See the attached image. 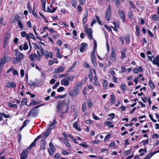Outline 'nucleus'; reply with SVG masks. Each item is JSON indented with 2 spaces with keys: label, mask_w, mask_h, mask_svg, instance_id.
I'll return each mask as SVG.
<instances>
[{
  "label": "nucleus",
  "mask_w": 159,
  "mask_h": 159,
  "mask_svg": "<svg viewBox=\"0 0 159 159\" xmlns=\"http://www.w3.org/2000/svg\"><path fill=\"white\" fill-rule=\"evenodd\" d=\"M59 84L60 83L59 82H57L53 86L52 88L53 89H55L58 87L59 85Z\"/></svg>",
  "instance_id": "nucleus-54"
},
{
  "label": "nucleus",
  "mask_w": 159,
  "mask_h": 159,
  "mask_svg": "<svg viewBox=\"0 0 159 159\" xmlns=\"http://www.w3.org/2000/svg\"><path fill=\"white\" fill-rule=\"evenodd\" d=\"M65 68L64 67L61 66L55 69L54 73H58L60 72H63Z\"/></svg>",
  "instance_id": "nucleus-10"
},
{
  "label": "nucleus",
  "mask_w": 159,
  "mask_h": 159,
  "mask_svg": "<svg viewBox=\"0 0 159 159\" xmlns=\"http://www.w3.org/2000/svg\"><path fill=\"white\" fill-rule=\"evenodd\" d=\"M126 51V49H124L121 52V56L120 57V58L121 59H123L125 57V52Z\"/></svg>",
  "instance_id": "nucleus-22"
},
{
  "label": "nucleus",
  "mask_w": 159,
  "mask_h": 159,
  "mask_svg": "<svg viewBox=\"0 0 159 159\" xmlns=\"http://www.w3.org/2000/svg\"><path fill=\"white\" fill-rule=\"evenodd\" d=\"M30 121L29 120H25L24 123H23V126H24V127H25V126H26V125H27V124L29 123V122Z\"/></svg>",
  "instance_id": "nucleus-56"
},
{
  "label": "nucleus",
  "mask_w": 159,
  "mask_h": 159,
  "mask_svg": "<svg viewBox=\"0 0 159 159\" xmlns=\"http://www.w3.org/2000/svg\"><path fill=\"white\" fill-rule=\"evenodd\" d=\"M15 20L16 21H18V22H19V21H21L20 17L18 15H17L16 16L15 18Z\"/></svg>",
  "instance_id": "nucleus-41"
},
{
  "label": "nucleus",
  "mask_w": 159,
  "mask_h": 159,
  "mask_svg": "<svg viewBox=\"0 0 159 159\" xmlns=\"http://www.w3.org/2000/svg\"><path fill=\"white\" fill-rule=\"evenodd\" d=\"M37 52L38 54V56H37V57H36V60L38 61L41 58V57L42 56H43V55H40V53L38 51H37Z\"/></svg>",
  "instance_id": "nucleus-39"
},
{
  "label": "nucleus",
  "mask_w": 159,
  "mask_h": 159,
  "mask_svg": "<svg viewBox=\"0 0 159 159\" xmlns=\"http://www.w3.org/2000/svg\"><path fill=\"white\" fill-rule=\"evenodd\" d=\"M28 151L27 150H23L20 154V159H26L28 157Z\"/></svg>",
  "instance_id": "nucleus-5"
},
{
  "label": "nucleus",
  "mask_w": 159,
  "mask_h": 159,
  "mask_svg": "<svg viewBox=\"0 0 159 159\" xmlns=\"http://www.w3.org/2000/svg\"><path fill=\"white\" fill-rule=\"evenodd\" d=\"M36 141H35V140H34V141L30 144L31 146L32 147L35 146H36Z\"/></svg>",
  "instance_id": "nucleus-62"
},
{
  "label": "nucleus",
  "mask_w": 159,
  "mask_h": 159,
  "mask_svg": "<svg viewBox=\"0 0 159 159\" xmlns=\"http://www.w3.org/2000/svg\"><path fill=\"white\" fill-rule=\"evenodd\" d=\"M57 123V122L56 120H54L52 123H51L49 126L48 128H50L51 129H52L53 128V126Z\"/></svg>",
  "instance_id": "nucleus-35"
},
{
  "label": "nucleus",
  "mask_w": 159,
  "mask_h": 159,
  "mask_svg": "<svg viewBox=\"0 0 159 159\" xmlns=\"http://www.w3.org/2000/svg\"><path fill=\"white\" fill-rule=\"evenodd\" d=\"M86 105L87 104L86 102H84L83 104L82 110L83 112H84L87 109Z\"/></svg>",
  "instance_id": "nucleus-31"
},
{
  "label": "nucleus",
  "mask_w": 159,
  "mask_h": 159,
  "mask_svg": "<svg viewBox=\"0 0 159 159\" xmlns=\"http://www.w3.org/2000/svg\"><path fill=\"white\" fill-rule=\"evenodd\" d=\"M43 105V104H42L33 107L31 110L29 112L28 116H30L32 115L33 117H35L37 116L39 112V110H36V109Z\"/></svg>",
  "instance_id": "nucleus-1"
},
{
  "label": "nucleus",
  "mask_w": 159,
  "mask_h": 159,
  "mask_svg": "<svg viewBox=\"0 0 159 159\" xmlns=\"http://www.w3.org/2000/svg\"><path fill=\"white\" fill-rule=\"evenodd\" d=\"M16 86V84L14 82H8L6 85V87L7 88H14Z\"/></svg>",
  "instance_id": "nucleus-14"
},
{
  "label": "nucleus",
  "mask_w": 159,
  "mask_h": 159,
  "mask_svg": "<svg viewBox=\"0 0 159 159\" xmlns=\"http://www.w3.org/2000/svg\"><path fill=\"white\" fill-rule=\"evenodd\" d=\"M54 148H51L48 149V152L50 155H52L53 154L54 152Z\"/></svg>",
  "instance_id": "nucleus-29"
},
{
  "label": "nucleus",
  "mask_w": 159,
  "mask_h": 159,
  "mask_svg": "<svg viewBox=\"0 0 159 159\" xmlns=\"http://www.w3.org/2000/svg\"><path fill=\"white\" fill-rule=\"evenodd\" d=\"M111 14V9L110 7L109 6L106 11L105 16V18L108 21L110 19Z\"/></svg>",
  "instance_id": "nucleus-8"
},
{
  "label": "nucleus",
  "mask_w": 159,
  "mask_h": 159,
  "mask_svg": "<svg viewBox=\"0 0 159 159\" xmlns=\"http://www.w3.org/2000/svg\"><path fill=\"white\" fill-rule=\"evenodd\" d=\"M112 146H113L114 148H116V145H115V143L114 142L111 143L109 145V147Z\"/></svg>",
  "instance_id": "nucleus-50"
},
{
  "label": "nucleus",
  "mask_w": 159,
  "mask_h": 159,
  "mask_svg": "<svg viewBox=\"0 0 159 159\" xmlns=\"http://www.w3.org/2000/svg\"><path fill=\"white\" fill-rule=\"evenodd\" d=\"M64 88L63 87H60L57 90L58 92H61L63 91Z\"/></svg>",
  "instance_id": "nucleus-48"
},
{
  "label": "nucleus",
  "mask_w": 159,
  "mask_h": 159,
  "mask_svg": "<svg viewBox=\"0 0 159 159\" xmlns=\"http://www.w3.org/2000/svg\"><path fill=\"white\" fill-rule=\"evenodd\" d=\"M65 95H58L57 96H56L55 97V98H56L57 99V98H63L65 97Z\"/></svg>",
  "instance_id": "nucleus-53"
},
{
  "label": "nucleus",
  "mask_w": 159,
  "mask_h": 159,
  "mask_svg": "<svg viewBox=\"0 0 159 159\" xmlns=\"http://www.w3.org/2000/svg\"><path fill=\"white\" fill-rule=\"evenodd\" d=\"M18 25L19 26L20 28H23V25L22 23H21V21H19V22H18Z\"/></svg>",
  "instance_id": "nucleus-57"
},
{
  "label": "nucleus",
  "mask_w": 159,
  "mask_h": 159,
  "mask_svg": "<svg viewBox=\"0 0 159 159\" xmlns=\"http://www.w3.org/2000/svg\"><path fill=\"white\" fill-rule=\"evenodd\" d=\"M113 1L115 2L116 7H118L119 6L120 2L119 0H113Z\"/></svg>",
  "instance_id": "nucleus-37"
},
{
  "label": "nucleus",
  "mask_w": 159,
  "mask_h": 159,
  "mask_svg": "<svg viewBox=\"0 0 159 159\" xmlns=\"http://www.w3.org/2000/svg\"><path fill=\"white\" fill-rule=\"evenodd\" d=\"M152 19L154 20H158L159 18V17L158 16L156 15H154L152 16Z\"/></svg>",
  "instance_id": "nucleus-30"
},
{
  "label": "nucleus",
  "mask_w": 159,
  "mask_h": 159,
  "mask_svg": "<svg viewBox=\"0 0 159 159\" xmlns=\"http://www.w3.org/2000/svg\"><path fill=\"white\" fill-rule=\"evenodd\" d=\"M62 141L67 146V147L70 148L71 147V145L70 143L67 141L66 139H62Z\"/></svg>",
  "instance_id": "nucleus-19"
},
{
  "label": "nucleus",
  "mask_w": 159,
  "mask_h": 159,
  "mask_svg": "<svg viewBox=\"0 0 159 159\" xmlns=\"http://www.w3.org/2000/svg\"><path fill=\"white\" fill-rule=\"evenodd\" d=\"M42 8L43 10L45 11H46L45 9V6L46 2H45L44 1H43V2H42Z\"/></svg>",
  "instance_id": "nucleus-40"
},
{
  "label": "nucleus",
  "mask_w": 159,
  "mask_h": 159,
  "mask_svg": "<svg viewBox=\"0 0 159 159\" xmlns=\"http://www.w3.org/2000/svg\"><path fill=\"white\" fill-rule=\"evenodd\" d=\"M107 81L106 80H103V82L102 84L103 87V88L106 89H107Z\"/></svg>",
  "instance_id": "nucleus-23"
},
{
  "label": "nucleus",
  "mask_w": 159,
  "mask_h": 159,
  "mask_svg": "<svg viewBox=\"0 0 159 159\" xmlns=\"http://www.w3.org/2000/svg\"><path fill=\"white\" fill-rule=\"evenodd\" d=\"M111 135L110 134H107L105 137L104 141L108 140L111 137Z\"/></svg>",
  "instance_id": "nucleus-45"
},
{
  "label": "nucleus",
  "mask_w": 159,
  "mask_h": 159,
  "mask_svg": "<svg viewBox=\"0 0 159 159\" xmlns=\"http://www.w3.org/2000/svg\"><path fill=\"white\" fill-rule=\"evenodd\" d=\"M88 12L87 10L86 11L85 14H84V17L83 18V25H84L85 24L87 21V17L88 15Z\"/></svg>",
  "instance_id": "nucleus-13"
},
{
  "label": "nucleus",
  "mask_w": 159,
  "mask_h": 159,
  "mask_svg": "<svg viewBox=\"0 0 159 159\" xmlns=\"http://www.w3.org/2000/svg\"><path fill=\"white\" fill-rule=\"evenodd\" d=\"M51 129L50 128H48L46 131L43 134V138L44 139H46L49 135L50 133L51 132Z\"/></svg>",
  "instance_id": "nucleus-17"
},
{
  "label": "nucleus",
  "mask_w": 159,
  "mask_h": 159,
  "mask_svg": "<svg viewBox=\"0 0 159 159\" xmlns=\"http://www.w3.org/2000/svg\"><path fill=\"white\" fill-rule=\"evenodd\" d=\"M8 105L9 107L15 108L16 109L17 108V105L16 104H12L10 102H8Z\"/></svg>",
  "instance_id": "nucleus-26"
},
{
  "label": "nucleus",
  "mask_w": 159,
  "mask_h": 159,
  "mask_svg": "<svg viewBox=\"0 0 159 159\" xmlns=\"http://www.w3.org/2000/svg\"><path fill=\"white\" fill-rule=\"evenodd\" d=\"M16 57L14 58L13 61L14 63H17L21 61L24 57L23 54L20 53L19 52H16L15 54Z\"/></svg>",
  "instance_id": "nucleus-2"
},
{
  "label": "nucleus",
  "mask_w": 159,
  "mask_h": 159,
  "mask_svg": "<svg viewBox=\"0 0 159 159\" xmlns=\"http://www.w3.org/2000/svg\"><path fill=\"white\" fill-rule=\"evenodd\" d=\"M75 78L74 75H70L67 78H66L69 81H72Z\"/></svg>",
  "instance_id": "nucleus-33"
},
{
  "label": "nucleus",
  "mask_w": 159,
  "mask_h": 159,
  "mask_svg": "<svg viewBox=\"0 0 159 159\" xmlns=\"http://www.w3.org/2000/svg\"><path fill=\"white\" fill-rule=\"evenodd\" d=\"M40 102H39L35 101L34 100H31L30 101V104H29V106L31 107L33 105H36L38 104Z\"/></svg>",
  "instance_id": "nucleus-21"
},
{
  "label": "nucleus",
  "mask_w": 159,
  "mask_h": 159,
  "mask_svg": "<svg viewBox=\"0 0 159 159\" xmlns=\"http://www.w3.org/2000/svg\"><path fill=\"white\" fill-rule=\"evenodd\" d=\"M31 38L34 40H35L34 35L31 33H29L26 36V39L28 41H30V38Z\"/></svg>",
  "instance_id": "nucleus-15"
},
{
  "label": "nucleus",
  "mask_w": 159,
  "mask_h": 159,
  "mask_svg": "<svg viewBox=\"0 0 159 159\" xmlns=\"http://www.w3.org/2000/svg\"><path fill=\"white\" fill-rule=\"evenodd\" d=\"M27 100L26 99V98L23 99L22 100V101L21 102V104L22 105H26V103L27 102Z\"/></svg>",
  "instance_id": "nucleus-42"
},
{
  "label": "nucleus",
  "mask_w": 159,
  "mask_h": 159,
  "mask_svg": "<svg viewBox=\"0 0 159 159\" xmlns=\"http://www.w3.org/2000/svg\"><path fill=\"white\" fill-rule=\"evenodd\" d=\"M93 40L94 44V46L93 47V50L91 54V58H96L95 50H96L97 49V43L96 40L94 39H93Z\"/></svg>",
  "instance_id": "nucleus-4"
},
{
  "label": "nucleus",
  "mask_w": 159,
  "mask_h": 159,
  "mask_svg": "<svg viewBox=\"0 0 159 159\" xmlns=\"http://www.w3.org/2000/svg\"><path fill=\"white\" fill-rule=\"evenodd\" d=\"M128 16L129 18L130 19H133V13L131 11H129L128 14Z\"/></svg>",
  "instance_id": "nucleus-34"
},
{
  "label": "nucleus",
  "mask_w": 159,
  "mask_h": 159,
  "mask_svg": "<svg viewBox=\"0 0 159 159\" xmlns=\"http://www.w3.org/2000/svg\"><path fill=\"white\" fill-rule=\"evenodd\" d=\"M118 13L121 19L122 20L123 22H125V16L124 12L120 10H119Z\"/></svg>",
  "instance_id": "nucleus-7"
},
{
  "label": "nucleus",
  "mask_w": 159,
  "mask_h": 159,
  "mask_svg": "<svg viewBox=\"0 0 159 159\" xmlns=\"http://www.w3.org/2000/svg\"><path fill=\"white\" fill-rule=\"evenodd\" d=\"M61 85L68 86L70 84L69 81L66 78L62 79L61 81Z\"/></svg>",
  "instance_id": "nucleus-11"
},
{
  "label": "nucleus",
  "mask_w": 159,
  "mask_h": 159,
  "mask_svg": "<svg viewBox=\"0 0 159 159\" xmlns=\"http://www.w3.org/2000/svg\"><path fill=\"white\" fill-rule=\"evenodd\" d=\"M56 81V80L54 79H52L49 82L50 84H54Z\"/></svg>",
  "instance_id": "nucleus-59"
},
{
  "label": "nucleus",
  "mask_w": 159,
  "mask_h": 159,
  "mask_svg": "<svg viewBox=\"0 0 159 159\" xmlns=\"http://www.w3.org/2000/svg\"><path fill=\"white\" fill-rule=\"evenodd\" d=\"M0 114L2 116L5 118H9L10 117V115L6 114L3 113H0Z\"/></svg>",
  "instance_id": "nucleus-51"
},
{
  "label": "nucleus",
  "mask_w": 159,
  "mask_h": 159,
  "mask_svg": "<svg viewBox=\"0 0 159 159\" xmlns=\"http://www.w3.org/2000/svg\"><path fill=\"white\" fill-rule=\"evenodd\" d=\"M85 32L86 34L88 36V38L90 39H92L93 38V35L92 34V30L91 28H88L87 25H86L85 26Z\"/></svg>",
  "instance_id": "nucleus-3"
},
{
  "label": "nucleus",
  "mask_w": 159,
  "mask_h": 159,
  "mask_svg": "<svg viewBox=\"0 0 159 159\" xmlns=\"http://www.w3.org/2000/svg\"><path fill=\"white\" fill-rule=\"evenodd\" d=\"M27 34H26V33L25 31H23L21 33V35L22 37H26V35H27Z\"/></svg>",
  "instance_id": "nucleus-47"
},
{
  "label": "nucleus",
  "mask_w": 159,
  "mask_h": 159,
  "mask_svg": "<svg viewBox=\"0 0 159 159\" xmlns=\"http://www.w3.org/2000/svg\"><path fill=\"white\" fill-rule=\"evenodd\" d=\"M57 44L61 46L62 45V42L60 39H58L57 41Z\"/></svg>",
  "instance_id": "nucleus-64"
},
{
  "label": "nucleus",
  "mask_w": 159,
  "mask_h": 159,
  "mask_svg": "<svg viewBox=\"0 0 159 159\" xmlns=\"http://www.w3.org/2000/svg\"><path fill=\"white\" fill-rule=\"evenodd\" d=\"M125 40L126 43L127 44H129V37H126L125 38Z\"/></svg>",
  "instance_id": "nucleus-61"
},
{
  "label": "nucleus",
  "mask_w": 159,
  "mask_h": 159,
  "mask_svg": "<svg viewBox=\"0 0 159 159\" xmlns=\"http://www.w3.org/2000/svg\"><path fill=\"white\" fill-rule=\"evenodd\" d=\"M37 55L35 53H32L29 56V58L32 61H34Z\"/></svg>",
  "instance_id": "nucleus-20"
},
{
  "label": "nucleus",
  "mask_w": 159,
  "mask_h": 159,
  "mask_svg": "<svg viewBox=\"0 0 159 159\" xmlns=\"http://www.w3.org/2000/svg\"><path fill=\"white\" fill-rule=\"evenodd\" d=\"M111 101L110 103L111 105L114 104L116 102V98L115 95L113 94L111 95Z\"/></svg>",
  "instance_id": "nucleus-16"
},
{
  "label": "nucleus",
  "mask_w": 159,
  "mask_h": 159,
  "mask_svg": "<svg viewBox=\"0 0 159 159\" xmlns=\"http://www.w3.org/2000/svg\"><path fill=\"white\" fill-rule=\"evenodd\" d=\"M73 127L79 131L81 130V129L78 126V123L76 122L74 123Z\"/></svg>",
  "instance_id": "nucleus-25"
},
{
  "label": "nucleus",
  "mask_w": 159,
  "mask_h": 159,
  "mask_svg": "<svg viewBox=\"0 0 159 159\" xmlns=\"http://www.w3.org/2000/svg\"><path fill=\"white\" fill-rule=\"evenodd\" d=\"M5 63V60L4 59H2L1 60L0 62V67L2 68Z\"/></svg>",
  "instance_id": "nucleus-38"
},
{
  "label": "nucleus",
  "mask_w": 159,
  "mask_h": 159,
  "mask_svg": "<svg viewBox=\"0 0 159 159\" xmlns=\"http://www.w3.org/2000/svg\"><path fill=\"white\" fill-rule=\"evenodd\" d=\"M121 88L123 90H125L126 88L125 85L124 84H122L121 85Z\"/></svg>",
  "instance_id": "nucleus-63"
},
{
  "label": "nucleus",
  "mask_w": 159,
  "mask_h": 159,
  "mask_svg": "<svg viewBox=\"0 0 159 159\" xmlns=\"http://www.w3.org/2000/svg\"><path fill=\"white\" fill-rule=\"evenodd\" d=\"M60 103L61 104H62V105L61 104L60 105V106L61 107H64V106H65L66 105V102L64 101H63L62 102H58V104H59Z\"/></svg>",
  "instance_id": "nucleus-44"
},
{
  "label": "nucleus",
  "mask_w": 159,
  "mask_h": 159,
  "mask_svg": "<svg viewBox=\"0 0 159 159\" xmlns=\"http://www.w3.org/2000/svg\"><path fill=\"white\" fill-rule=\"evenodd\" d=\"M81 47L80 48V50L81 52H83L85 51L86 48L87 47V44L85 43H83L81 44L80 45Z\"/></svg>",
  "instance_id": "nucleus-9"
},
{
  "label": "nucleus",
  "mask_w": 159,
  "mask_h": 159,
  "mask_svg": "<svg viewBox=\"0 0 159 159\" xmlns=\"http://www.w3.org/2000/svg\"><path fill=\"white\" fill-rule=\"evenodd\" d=\"M37 51H39V52L40 53V55L43 56L44 55V50L41 46L39 48V50H37Z\"/></svg>",
  "instance_id": "nucleus-27"
},
{
  "label": "nucleus",
  "mask_w": 159,
  "mask_h": 159,
  "mask_svg": "<svg viewBox=\"0 0 159 159\" xmlns=\"http://www.w3.org/2000/svg\"><path fill=\"white\" fill-rule=\"evenodd\" d=\"M57 52L56 54L57 57L58 58H62V56L60 54V51L58 49H57Z\"/></svg>",
  "instance_id": "nucleus-36"
},
{
  "label": "nucleus",
  "mask_w": 159,
  "mask_h": 159,
  "mask_svg": "<svg viewBox=\"0 0 159 159\" xmlns=\"http://www.w3.org/2000/svg\"><path fill=\"white\" fill-rule=\"evenodd\" d=\"M77 1L76 0H73L71 2L72 6L74 7L76 6Z\"/></svg>",
  "instance_id": "nucleus-32"
},
{
  "label": "nucleus",
  "mask_w": 159,
  "mask_h": 159,
  "mask_svg": "<svg viewBox=\"0 0 159 159\" xmlns=\"http://www.w3.org/2000/svg\"><path fill=\"white\" fill-rule=\"evenodd\" d=\"M116 56V52L114 50H112L110 56V58L111 60L113 62L115 61V57Z\"/></svg>",
  "instance_id": "nucleus-12"
},
{
  "label": "nucleus",
  "mask_w": 159,
  "mask_h": 159,
  "mask_svg": "<svg viewBox=\"0 0 159 159\" xmlns=\"http://www.w3.org/2000/svg\"><path fill=\"white\" fill-rule=\"evenodd\" d=\"M149 84L150 87L152 89H154L155 87L154 84L153 83L152 80H150L149 82Z\"/></svg>",
  "instance_id": "nucleus-28"
},
{
  "label": "nucleus",
  "mask_w": 159,
  "mask_h": 159,
  "mask_svg": "<svg viewBox=\"0 0 159 159\" xmlns=\"http://www.w3.org/2000/svg\"><path fill=\"white\" fill-rule=\"evenodd\" d=\"M79 92V89L76 88L70 91L69 93V95L71 97L76 96Z\"/></svg>",
  "instance_id": "nucleus-6"
},
{
  "label": "nucleus",
  "mask_w": 159,
  "mask_h": 159,
  "mask_svg": "<svg viewBox=\"0 0 159 159\" xmlns=\"http://www.w3.org/2000/svg\"><path fill=\"white\" fill-rule=\"evenodd\" d=\"M147 31L148 35H149L151 37H152L154 36L152 34L150 31L149 30H148Z\"/></svg>",
  "instance_id": "nucleus-60"
},
{
  "label": "nucleus",
  "mask_w": 159,
  "mask_h": 159,
  "mask_svg": "<svg viewBox=\"0 0 159 159\" xmlns=\"http://www.w3.org/2000/svg\"><path fill=\"white\" fill-rule=\"evenodd\" d=\"M43 143L42 144V145L40 146V148L41 149L43 150H45V140H43Z\"/></svg>",
  "instance_id": "nucleus-43"
},
{
  "label": "nucleus",
  "mask_w": 159,
  "mask_h": 159,
  "mask_svg": "<svg viewBox=\"0 0 159 159\" xmlns=\"http://www.w3.org/2000/svg\"><path fill=\"white\" fill-rule=\"evenodd\" d=\"M96 19H97V21H98V23L100 25H102V23L101 22L100 20V19H99V17L98 16H96Z\"/></svg>",
  "instance_id": "nucleus-49"
},
{
  "label": "nucleus",
  "mask_w": 159,
  "mask_h": 159,
  "mask_svg": "<svg viewBox=\"0 0 159 159\" xmlns=\"http://www.w3.org/2000/svg\"><path fill=\"white\" fill-rule=\"evenodd\" d=\"M92 62L94 66L96 65V58H91Z\"/></svg>",
  "instance_id": "nucleus-46"
},
{
  "label": "nucleus",
  "mask_w": 159,
  "mask_h": 159,
  "mask_svg": "<svg viewBox=\"0 0 159 159\" xmlns=\"http://www.w3.org/2000/svg\"><path fill=\"white\" fill-rule=\"evenodd\" d=\"M28 48V44L26 43H25L24 45V46L23 47V48L24 50H26Z\"/></svg>",
  "instance_id": "nucleus-55"
},
{
  "label": "nucleus",
  "mask_w": 159,
  "mask_h": 159,
  "mask_svg": "<svg viewBox=\"0 0 159 159\" xmlns=\"http://www.w3.org/2000/svg\"><path fill=\"white\" fill-rule=\"evenodd\" d=\"M140 27L138 25H136V32L135 34L136 35H138V36H139L140 35Z\"/></svg>",
  "instance_id": "nucleus-24"
},
{
  "label": "nucleus",
  "mask_w": 159,
  "mask_h": 159,
  "mask_svg": "<svg viewBox=\"0 0 159 159\" xmlns=\"http://www.w3.org/2000/svg\"><path fill=\"white\" fill-rule=\"evenodd\" d=\"M159 62V55H158L157 57L153 59L152 63L154 64H156Z\"/></svg>",
  "instance_id": "nucleus-18"
},
{
  "label": "nucleus",
  "mask_w": 159,
  "mask_h": 159,
  "mask_svg": "<svg viewBox=\"0 0 159 159\" xmlns=\"http://www.w3.org/2000/svg\"><path fill=\"white\" fill-rule=\"evenodd\" d=\"M113 23L114 24L115 27L117 28H119V25L118 23H116V22H113Z\"/></svg>",
  "instance_id": "nucleus-58"
},
{
  "label": "nucleus",
  "mask_w": 159,
  "mask_h": 159,
  "mask_svg": "<svg viewBox=\"0 0 159 159\" xmlns=\"http://www.w3.org/2000/svg\"><path fill=\"white\" fill-rule=\"evenodd\" d=\"M28 84H29V85L32 86H34L36 84L35 82L31 80L28 83Z\"/></svg>",
  "instance_id": "nucleus-52"
}]
</instances>
